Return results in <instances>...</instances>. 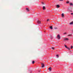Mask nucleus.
I'll return each mask as SVG.
<instances>
[{"instance_id":"nucleus-2","label":"nucleus","mask_w":73,"mask_h":73,"mask_svg":"<svg viewBox=\"0 0 73 73\" xmlns=\"http://www.w3.org/2000/svg\"><path fill=\"white\" fill-rule=\"evenodd\" d=\"M42 68H44L45 66V65L43 63L41 64Z\"/></svg>"},{"instance_id":"nucleus-16","label":"nucleus","mask_w":73,"mask_h":73,"mask_svg":"<svg viewBox=\"0 0 73 73\" xmlns=\"http://www.w3.org/2000/svg\"><path fill=\"white\" fill-rule=\"evenodd\" d=\"M66 3H67V4L68 3H69V1H68L66 2Z\"/></svg>"},{"instance_id":"nucleus-17","label":"nucleus","mask_w":73,"mask_h":73,"mask_svg":"<svg viewBox=\"0 0 73 73\" xmlns=\"http://www.w3.org/2000/svg\"><path fill=\"white\" fill-rule=\"evenodd\" d=\"M72 36V35H68V36Z\"/></svg>"},{"instance_id":"nucleus-9","label":"nucleus","mask_w":73,"mask_h":73,"mask_svg":"<svg viewBox=\"0 0 73 73\" xmlns=\"http://www.w3.org/2000/svg\"><path fill=\"white\" fill-rule=\"evenodd\" d=\"M50 29H53V27H52V26H50Z\"/></svg>"},{"instance_id":"nucleus-20","label":"nucleus","mask_w":73,"mask_h":73,"mask_svg":"<svg viewBox=\"0 0 73 73\" xmlns=\"http://www.w3.org/2000/svg\"><path fill=\"white\" fill-rule=\"evenodd\" d=\"M66 34V33H64V35H65Z\"/></svg>"},{"instance_id":"nucleus-11","label":"nucleus","mask_w":73,"mask_h":73,"mask_svg":"<svg viewBox=\"0 0 73 73\" xmlns=\"http://www.w3.org/2000/svg\"><path fill=\"white\" fill-rule=\"evenodd\" d=\"M64 40H68V38H66L64 39Z\"/></svg>"},{"instance_id":"nucleus-4","label":"nucleus","mask_w":73,"mask_h":73,"mask_svg":"<svg viewBox=\"0 0 73 73\" xmlns=\"http://www.w3.org/2000/svg\"><path fill=\"white\" fill-rule=\"evenodd\" d=\"M56 7L57 8H60V6L58 5H56Z\"/></svg>"},{"instance_id":"nucleus-21","label":"nucleus","mask_w":73,"mask_h":73,"mask_svg":"<svg viewBox=\"0 0 73 73\" xmlns=\"http://www.w3.org/2000/svg\"><path fill=\"white\" fill-rule=\"evenodd\" d=\"M52 49H54V47H52Z\"/></svg>"},{"instance_id":"nucleus-3","label":"nucleus","mask_w":73,"mask_h":73,"mask_svg":"<svg viewBox=\"0 0 73 73\" xmlns=\"http://www.w3.org/2000/svg\"><path fill=\"white\" fill-rule=\"evenodd\" d=\"M62 17H65V16L64 15V13H62Z\"/></svg>"},{"instance_id":"nucleus-1","label":"nucleus","mask_w":73,"mask_h":73,"mask_svg":"<svg viewBox=\"0 0 73 73\" xmlns=\"http://www.w3.org/2000/svg\"><path fill=\"white\" fill-rule=\"evenodd\" d=\"M57 38L59 40H60V35H58L57 36Z\"/></svg>"},{"instance_id":"nucleus-19","label":"nucleus","mask_w":73,"mask_h":73,"mask_svg":"<svg viewBox=\"0 0 73 73\" xmlns=\"http://www.w3.org/2000/svg\"><path fill=\"white\" fill-rule=\"evenodd\" d=\"M49 21V19H48L47 20V21Z\"/></svg>"},{"instance_id":"nucleus-22","label":"nucleus","mask_w":73,"mask_h":73,"mask_svg":"<svg viewBox=\"0 0 73 73\" xmlns=\"http://www.w3.org/2000/svg\"><path fill=\"white\" fill-rule=\"evenodd\" d=\"M60 1H63L64 0H59Z\"/></svg>"},{"instance_id":"nucleus-18","label":"nucleus","mask_w":73,"mask_h":73,"mask_svg":"<svg viewBox=\"0 0 73 73\" xmlns=\"http://www.w3.org/2000/svg\"><path fill=\"white\" fill-rule=\"evenodd\" d=\"M56 56H57V58H58V55H57Z\"/></svg>"},{"instance_id":"nucleus-13","label":"nucleus","mask_w":73,"mask_h":73,"mask_svg":"<svg viewBox=\"0 0 73 73\" xmlns=\"http://www.w3.org/2000/svg\"><path fill=\"white\" fill-rule=\"evenodd\" d=\"M73 46H71V49H73Z\"/></svg>"},{"instance_id":"nucleus-8","label":"nucleus","mask_w":73,"mask_h":73,"mask_svg":"<svg viewBox=\"0 0 73 73\" xmlns=\"http://www.w3.org/2000/svg\"><path fill=\"white\" fill-rule=\"evenodd\" d=\"M43 10H45V9H46V8H45V6H43Z\"/></svg>"},{"instance_id":"nucleus-7","label":"nucleus","mask_w":73,"mask_h":73,"mask_svg":"<svg viewBox=\"0 0 73 73\" xmlns=\"http://www.w3.org/2000/svg\"><path fill=\"white\" fill-rule=\"evenodd\" d=\"M38 24H41V21H38Z\"/></svg>"},{"instance_id":"nucleus-5","label":"nucleus","mask_w":73,"mask_h":73,"mask_svg":"<svg viewBox=\"0 0 73 73\" xmlns=\"http://www.w3.org/2000/svg\"><path fill=\"white\" fill-rule=\"evenodd\" d=\"M26 9L27 10V12H29V9H28V8H26Z\"/></svg>"},{"instance_id":"nucleus-15","label":"nucleus","mask_w":73,"mask_h":73,"mask_svg":"<svg viewBox=\"0 0 73 73\" xmlns=\"http://www.w3.org/2000/svg\"><path fill=\"white\" fill-rule=\"evenodd\" d=\"M32 63H33V64H34V63H35V61H33Z\"/></svg>"},{"instance_id":"nucleus-14","label":"nucleus","mask_w":73,"mask_h":73,"mask_svg":"<svg viewBox=\"0 0 73 73\" xmlns=\"http://www.w3.org/2000/svg\"><path fill=\"white\" fill-rule=\"evenodd\" d=\"M67 49H68V50H70V48H68L67 47Z\"/></svg>"},{"instance_id":"nucleus-12","label":"nucleus","mask_w":73,"mask_h":73,"mask_svg":"<svg viewBox=\"0 0 73 73\" xmlns=\"http://www.w3.org/2000/svg\"><path fill=\"white\" fill-rule=\"evenodd\" d=\"M65 46V48H68V47H67L66 46V45H64Z\"/></svg>"},{"instance_id":"nucleus-6","label":"nucleus","mask_w":73,"mask_h":73,"mask_svg":"<svg viewBox=\"0 0 73 73\" xmlns=\"http://www.w3.org/2000/svg\"><path fill=\"white\" fill-rule=\"evenodd\" d=\"M48 69L49 70V71L50 72V71H51V70H52V68H51V67H49L48 68Z\"/></svg>"},{"instance_id":"nucleus-23","label":"nucleus","mask_w":73,"mask_h":73,"mask_svg":"<svg viewBox=\"0 0 73 73\" xmlns=\"http://www.w3.org/2000/svg\"><path fill=\"white\" fill-rule=\"evenodd\" d=\"M43 2H42V4H43Z\"/></svg>"},{"instance_id":"nucleus-10","label":"nucleus","mask_w":73,"mask_h":73,"mask_svg":"<svg viewBox=\"0 0 73 73\" xmlns=\"http://www.w3.org/2000/svg\"><path fill=\"white\" fill-rule=\"evenodd\" d=\"M70 25H72V24H73V21L71 22L70 23Z\"/></svg>"}]
</instances>
